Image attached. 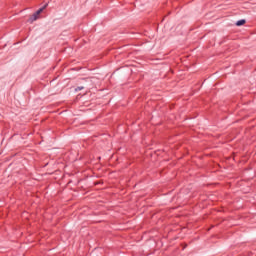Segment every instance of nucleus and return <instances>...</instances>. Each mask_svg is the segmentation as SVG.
<instances>
[{
	"instance_id": "2",
	"label": "nucleus",
	"mask_w": 256,
	"mask_h": 256,
	"mask_svg": "<svg viewBox=\"0 0 256 256\" xmlns=\"http://www.w3.org/2000/svg\"><path fill=\"white\" fill-rule=\"evenodd\" d=\"M245 23V20H239L236 22L237 27H241Z\"/></svg>"
},
{
	"instance_id": "3",
	"label": "nucleus",
	"mask_w": 256,
	"mask_h": 256,
	"mask_svg": "<svg viewBox=\"0 0 256 256\" xmlns=\"http://www.w3.org/2000/svg\"><path fill=\"white\" fill-rule=\"evenodd\" d=\"M83 89V87H78L76 88V91H81Z\"/></svg>"
},
{
	"instance_id": "1",
	"label": "nucleus",
	"mask_w": 256,
	"mask_h": 256,
	"mask_svg": "<svg viewBox=\"0 0 256 256\" xmlns=\"http://www.w3.org/2000/svg\"><path fill=\"white\" fill-rule=\"evenodd\" d=\"M47 9V4L44 5L42 8H40L37 12H35L29 19L30 23H33V21H37V19H39V15H41V13H43V10Z\"/></svg>"
}]
</instances>
